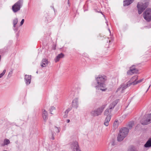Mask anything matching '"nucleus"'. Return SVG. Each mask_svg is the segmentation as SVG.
Returning a JSON list of instances; mask_svg holds the SVG:
<instances>
[{
  "instance_id": "obj_1",
  "label": "nucleus",
  "mask_w": 151,
  "mask_h": 151,
  "mask_svg": "<svg viewBox=\"0 0 151 151\" xmlns=\"http://www.w3.org/2000/svg\"><path fill=\"white\" fill-rule=\"evenodd\" d=\"M129 132V129L127 127H124L121 129L117 137V140L120 142L123 140L127 137Z\"/></svg>"
},
{
  "instance_id": "obj_2",
  "label": "nucleus",
  "mask_w": 151,
  "mask_h": 151,
  "mask_svg": "<svg viewBox=\"0 0 151 151\" xmlns=\"http://www.w3.org/2000/svg\"><path fill=\"white\" fill-rule=\"evenodd\" d=\"M149 4V1L148 0L144 1L143 2H138L137 5L138 14H141L144 10L147 7Z\"/></svg>"
},
{
  "instance_id": "obj_3",
  "label": "nucleus",
  "mask_w": 151,
  "mask_h": 151,
  "mask_svg": "<svg viewBox=\"0 0 151 151\" xmlns=\"http://www.w3.org/2000/svg\"><path fill=\"white\" fill-rule=\"evenodd\" d=\"M106 105H103L98 108L92 111L91 112V115L93 116H96L101 115Z\"/></svg>"
},
{
  "instance_id": "obj_4",
  "label": "nucleus",
  "mask_w": 151,
  "mask_h": 151,
  "mask_svg": "<svg viewBox=\"0 0 151 151\" xmlns=\"http://www.w3.org/2000/svg\"><path fill=\"white\" fill-rule=\"evenodd\" d=\"M23 3V0H19L12 7L13 11L16 13L19 11L22 6Z\"/></svg>"
},
{
  "instance_id": "obj_5",
  "label": "nucleus",
  "mask_w": 151,
  "mask_h": 151,
  "mask_svg": "<svg viewBox=\"0 0 151 151\" xmlns=\"http://www.w3.org/2000/svg\"><path fill=\"white\" fill-rule=\"evenodd\" d=\"M99 78H98L97 83L95 86L96 89L98 90H101L102 91H105L106 89V85L104 82H99Z\"/></svg>"
},
{
  "instance_id": "obj_6",
  "label": "nucleus",
  "mask_w": 151,
  "mask_h": 151,
  "mask_svg": "<svg viewBox=\"0 0 151 151\" xmlns=\"http://www.w3.org/2000/svg\"><path fill=\"white\" fill-rule=\"evenodd\" d=\"M144 18L147 22L151 21V9L147 8L143 13Z\"/></svg>"
},
{
  "instance_id": "obj_7",
  "label": "nucleus",
  "mask_w": 151,
  "mask_h": 151,
  "mask_svg": "<svg viewBox=\"0 0 151 151\" xmlns=\"http://www.w3.org/2000/svg\"><path fill=\"white\" fill-rule=\"evenodd\" d=\"M138 70L135 68V65H133L130 67V70L127 72V74L129 75H132L134 73H137Z\"/></svg>"
},
{
  "instance_id": "obj_8",
  "label": "nucleus",
  "mask_w": 151,
  "mask_h": 151,
  "mask_svg": "<svg viewBox=\"0 0 151 151\" xmlns=\"http://www.w3.org/2000/svg\"><path fill=\"white\" fill-rule=\"evenodd\" d=\"M71 148L73 151H81L80 149L78 142L77 141L74 142L72 143Z\"/></svg>"
},
{
  "instance_id": "obj_9",
  "label": "nucleus",
  "mask_w": 151,
  "mask_h": 151,
  "mask_svg": "<svg viewBox=\"0 0 151 151\" xmlns=\"http://www.w3.org/2000/svg\"><path fill=\"white\" fill-rule=\"evenodd\" d=\"M130 83L129 82L127 83L125 85H122L121 87L118 88L116 90V91H118L119 90H121L122 93H123V91L127 88L128 86H130L129 85L130 84Z\"/></svg>"
},
{
  "instance_id": "obj_10",
  "label": "nucleus",
  "mask_w": 151,
  "mask_h": 151,
  "mask_svg": "<svg viewBox=\"0 0 151 151\" xmlns=\"http://www.w3.org/2000/svg\"><path fill=\"white\" fill-rule=\"evenodd\" d=\"M49 62L46 58L42 59L40 63V65L42 67H45L48 65Z\"/></svg>"
},
{
  "instance_id": "obj_11",
  "label": "nucleus",
  "mask_w": 151,
  "mask_h": 151,
  "mask_svg": "<svg viewBox=\"0 0 151 151\" xmlns=\"http://www.w3.org/2000/svg\"><path fill=\"white\" fill-rule=\"evenodd\" d=\"M99 78V82H104V83L105 81L107 80L106 77L104 75H99L98 77L96 78V80L97 81L98 78Z\"/></svg>"
},
{
  "instance_id": "obj_12",
  "label": "nucleus",
  "mask_w": 151,
  "mask_h": 151,
  "mask_svg": "<svg viewBox=\"0 0 151 151\" xmlns=\"http://www.w3.org/2000/svg\"><path fill=\"white\" fill-rule=\"evenodd\" d=\"M31 79V75H26L24 78L26 83L27 85L29 84L30 83Z\"/></svg>"
},
{
  "instance_id": "obj_13",
  "label": "nucleus",
  "mask_w": 151,
  "mask_h": 151,
  "mask_svg": "<svg viewBox=\"0 0 151 151\" xmlns=\"http://www.w3.org/2000/svg\"><path fill=\"white\" fill-rule=\"evenodd\" d=\"M119 101V99H116L110 104L109 106V109L111 110L112 109H113L115 106L117 104Z\"/></svg>"
},
{
  "instance_id": "obj_14",
  "label": "nucleus",
  "mask_w": 151,
  "mask_h": 151,
  "mask_svg": "<svg viewBox=\"0 0 151 151\" xmlns=\"http://www.w3.org/2000/svg\"><path fill=\"white\" fill-rule=\"evenodd\" d=\"M42 116L45 121H46L48 119L47 112L45 109L42 110Z\"/></svg>"
},
{
  "instance_id": "obj_15",
  "label": "nucleus",
  "mask_w": 151,
  "mask_h": 151,
  "mask_svg": "<svg viewBox=\"0 0 151 151\" xmlns=\"http://www.w3.org/2000/svg\"><path fill=\"white\" fill-rule=\"evenodd\" d=\"M72 105L73 106L76 108L78 107V98L75 99L73 101Z\"/></svg>"
},
{
  "instance_id": "obj_16",
  "label": "nucleus",
  "mask_w": 151,
  "mask_h": 151,
  "mask_svg": "<svg viewBox=\"0 0 151 151\" xmlns=\"http://www.w3.org/2000/svg\"><path fill=\"white\" fill-rule=\"evenodd\" d=\"M134 0H124L123 5L124 6H127L132 3Z\"/></svg>"
},
{
  "instance_id": "obj_17",
  "label": "nucleus",
  "mask_w": 151,
  "mask_h": 151,
  "mask_svg": "<svg viewBox=\"0 0 151 151\" xmlns=\"http://www.w3.org/2000/svg\"><path fill=\"white\" fill-rule=\"evenodd\" d=\"M111 119V115L107 116L106 117L105 122H104V125L106 126H107L109 125V122L110 121Z\"/></svg>"
},
{
  "instance_id": "obj_18",
  "label": "nucleus",
  "mask_w": 151,
  "mask_h": 151,
  "mask_svg": "<svg viewBox=\"0 0 151 151\" xmlns=\"http://www.w3.org/2000/svg\"><path fill=\"white\" fill-rule=\"evenodd\" d=\"M64 55L62 53H61L60 54L58 55L55 59V62H57L61 58H63L64 57Z\"/></svg>"
},
{
  "instance_id": "obj_19",
  "label": "nucleus",
  "mask_w": 151,
  "mask_h": 151,
  "mask_svg": "<svg viewBox=\"0 0 151 151\" xmlns=\"http://www.w3.org/2000/svg\"><path fill=\"white\" fill-rule=\"evenodd\" d=\"M149 119L147 117V118L145 119H142L141 121V123L143 125H147L151 123L150 121H149Z\"/></svg>"
},
{
  "instance_id": "obj_20",
  "label": "nucleus",
  "mask_w": 151,
  "mask_h": 151,
  "mask_svg": "<svg viewBox=\"0 0 151 151\" xmlns=\"http://www.w3.org/2000/svg\"><path fill=\"white\" fill-rule=\"evenodd\" d=\"M144 146L145 147H151V138H150L147 141Z\"/></svg>"
},
{
  "instance_id": "obj_21",
  "label": "nucleus",
  "mask_w": 151,
  "mask_h": 151,
  "mask_svg": "<svg viewBox=\"0 0 151 151\" xmlns=\"http://www.w3.org/2000/svg\"><path fill=\"white\" fill-rule=\"evenodd\" d=\"M138 76L136 75L132 77L130 80V81H129L130 83H132L134 82H136L137 80L138 79Z\"/></svg>"
},
{
  "instance_id": "obj_22",
  "label": "nucleus",
  "mask_w": 151,
  "mask_h": 151,
  "mask_svg": "<svg viewBox=\"0 0 151 151\" xmlns=\"http://www.w3.org/2000/svg\"><path fill=\"white\" fill-rule=\"evenodd\" d=\"M111 110L107 109H106L104 112V115L106 116H109V115H110V114L111 112Z\"/></svg>"
},
{
  "instance_id": "obj_23",
  "label": "nucleus",
  "mask_w": 151,
  "mask_h": 151,
  "mask_svg": "<svg viewBox=\"0 0 151 151\" xmlns=\"http://www.w3.org/2000/svg\"><path fill=\"white\" fill-rule=\"evenodd\" d=\"M143 80V79H140L139 80L136 81V82H134L132 83H131L129 85V86H130L131 85H136L138 83H140L142 82Z\"/></svg>"
},
{
  "instance_id": "obj_24",
  "label": "nucleus",
  "mask_w": 151,
  "mask_h": 151,
  "mask_svg": "<svg viewBox=\"0 0 151 151\" xmlns=\"http://www.w3.org/2000/svg\"><path fill=\"white\" fill-rule=\"evenodd\" d=\"M118 126V122L117 120H115L113 124V127H114V128L115 129H116L117 128Z\"/></svg>"
},
{
  "instance_id": "obj_25",
  "label": "nucleus",
  "mask_w": 151,
  "mask_h": 151,
  "mask_svg": "<svg viewBox=\"0 0 151 151\" xmlns=\"http://www.w3.org/2000/svg\"><path fill=\"white\" fill-rule=\"evenodd\" d=\"M10 143V141L7 139H5L4 140V141L3 145H7Z\"/></svg>"
},
{
  "instance_id": "obj_26",
  "label": "nucleus",
  "mask_w": 151,
  "mask_h": 151,
  "mask_svg": "<svg viewBox=\"0 0 151 151\" xmlns=\"http://www.w3.org/2000/svg\"><path fill=\"white\" fill-rule=\"evenodd\" d=\"M134 124V122H129L128 124V127L129 129H131Z\"/></svg>"
},
{
  "instance_id": "obj_27",
  "label": "nucleus",
  "mask_w": 151,
  "mask_h": 151,
  "mask_svg": "<svg viewBox=\"0 0 151 151\" xmlns=\"http://www.w3.org/2000/svg\"><path fill=\"white\" fill-rule=\"evenodd\" d=\"M18 22V19L17 18L14 19L13 20L14 27H15L16 25V24H17Z\"/></svg>"
},
{
  "instance_id": "obj_28",
  "label": "nucleus",
  "mask_w": 151,
  "mask_h": 151,
  "mask_svg": "<svg viewBox=\"0 0 151 151\" xmlns=\"http://www.w3.org/2000/svg\"><path fill=\"white\" fill-rule=\"evenodd\" d=\"M70 110L69 109H67V110H66L65 112V114L63 116V117H64V118H66L67 117V114L68 112Z\"/></svg>"
},
{
  "instance_id": "obj_29",
  "label": "nucleus",
  "mask_w": 151,
  "mask_h": 151,
  "mask_svg": "<svg viewBox=\"0 0 151 151\" xmlns=\"http://www.w3.org/2000/svg\"><path fill=\"white\" fill-rule=\"evenodd\" d=\"M55 108L54 106H52L51 107V108L50 109V113L51 114H53V113H52V112L53 111L55 110Z\"/></svg>"
},
{
  "instance_id": "obj_30",
  "label": "nucleus",
  "mask_w": 151,
  "mask_h": 151,
  "mask_svg": "<svg viewBox=\"0 0 151 151\" xmlns=\"http://www.w3.org/2000/svg\"><path fill=\"white\" fill-rule=\"evenodd\" d=\"M6 72V70H4L3 72L0 74V78L3 76L4 74H5Z\"/></svg>"
},
{
  "instance_id": "obj_31",
  "label": "nucleus",
  "mask_w": 151,
  "mask_h": 151,
  "mask_svg": "<svg viewBox=\"0 0 151 151\" xmlns=\"http://www.w3.org/2000/svg\"><path fill=\"white\" fill-rule=\"evenodd\" d=\"M55 131L57 132H60V129L57 127H55L54 128Z\"/></svg>"
},
{
  "instance_id": "obj_32",
  "label": "nucleus",
  "mask_w": 151,
  "mask_h": 151,
  "mask_svg": "<svg viewBox=\"0 0 151 151\" xmlns=\"http://www.w3.org/2000/svg\"><path fill=\"white\" fill-rule=\"evenodd\" d=\"M148 117L149 119V121H150V122H151V113L148 114Z\"/></svg>"
},
{
  "instance_id": "obj_33",
  "label": "nucleus",
  "mask_w": 151,
  "mask_h": 151,
  "mask_svg": "<svg viewBox=\"0 0 151 151\" xmlns=\"http://www.w3.org/2000/svg\"><path fill=\"white\" fill-rule=\"evenodd\" d=\"M51 134L52 135V138H51L52 139L54 140L55 138H54V136H53V133L52 131H51Z\"/></svg>"
},
{
  "instance_id": "obj_34",
  "label": "nucleus",
  "mask_w": 151,
  "mask_h": 151,
  "mask_svg": "<svg viewBox=\"0 0 151 151\" xmlns=\"http://www.w3.org/2000/svg\"><path fill=\"white\" fill-rule=\"evenodd\" d=\"M24 22V19H23L22 20V21L20 22V25L21 26L23 24Z\"/></svg>"
},
{
  "instance_id": "obj_35",
  "label": "nucleus",
  "mask_w": 151,
  "mask_h": 151,
  "mask_svg": "<svg viewBox=\"0 0 151 151\" xmlns=\"http://www.w3.org/2000/svg\"><path fill=\"white\" fill-rule=\"evenodd\" d=\"M128 151H136V150H134V149H133L132 148H130L129 149Z\"/></svg>"
},
{
  "instance_id": "obj_36",
  "label": "nucleus",
  "mask_w": 151,
  "mask_h": 151,
  "mask_svg": "<svg viewBox=\"0 0 151 151\" xmlns=\"http://www.w3.org/2000/svg\"><path fill=\"white\" fill-rule=\"evenodd\" d=\"M70 122V120L69 119H67V123H69Z\"/></svg>"
},
{
  "instance_id": "obj_37",
  "label": "nucleus",
  "mask_w": 151,
  "mask_h": 151,
  "mask_svg": "<svg viewBox=\"0 0 151 151\" xmlns=\"http://www.w3.org/2000/svg\"><path fill=\"white\" fill-rule=\"evenodd\" d=\"M150 86H149V87H148V89H147V91L146 92H147V91L149 89V88H150Z\"/></svg>"
},
{
  "instance_id": "obj_38",
  "label": "nucleus",
  "mask_w": 151,
  "mask_h": 151,
  "mask_svg": "<svg viewBox=\"0 0 151 151\" xmlns=\"http://www.w3.org/2000/svg\"><path fill=\"white\" fill-rule=\"evenodd\" d=\"M55 48H55V47H54V50H55Z\"/></svg>"
},
{
  "instance_id": "obj_39",
  "label": "nucleus",
  "mask_w": 151,
  "mask_h": 151,
  "mask_svg": "<svg viewBox=\"0 0 151 151\" xmlns=\"http://www.w3.org/2000/svg\"><path fill=\"white\" fill-rule=\"evenodd\" d=\"M69 0H68V4H69Z\"/></svg>"
},
{
  "instance_id": "obj_40",
  "label": "nucleus",
  "mask_w": 151,
  "mask_h": 151,
  "mask_svg": "<svg viewBox=\"0 0 151 151\" xmlns=\"http://www.w3.org/2000/svg\"><path fill=\"white\" fill-rule=\"evenodd\" d=\"M100 13H101V14H102V12H100Z\"/></svg>"
},
{
  "instance_id": "obj_41",
  "label": "nucleus",
  "mask_w": 151,
  "mask_h": 151,
  "mask_svg": "<svg viewBox=\"0 0 151 151\" xmlns=\"http://www.w3.org/2000/svg\"><path fill=\"white\" fill-rule=\"evenodd\" d=\"M103 16H104V17H105V16H104V15H103Z\"/></svg>"
},
{
  "instance_id": "obj_42",
  "label": "nucleus",
  "mask_w": 151,
  "mask_h": 151,
  "mask_svg": "<svg viewBox=\"0 0 151 151\" xmlns=\"http://www.w3.org/2000/svg\"><path fill=\"white\" fill-rule=\"evenodd\" d=\"M36 73H38V72H37H37H36Z\"/></svg>"
},
{
  "instance_id": "obj_43",
  "label": "nucleus",
  "mask_w": 151,
  "mask_h": 151,
  "mask_svg": "<svg viewBox=\"0 0 151 151\" xmlns=\"http://www.w3.org/2000/svg\"><path fill=\"white\" fill-rule=\"evenodd\" d=\"M4 151H7L6 150H5Z\"/></svg>"
}]
</instances>
